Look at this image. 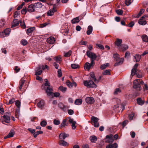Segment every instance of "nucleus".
<instances>
[{
  "label": "nucleus",
  "mask_w": 148,
  "mask_h": 148,
  "mask_svg": "<svg viewBox=\"0 0 148 148\" xmlns=\"http://www.w3.org/2000/svg\"><path fill=\"white\" fill-rule=\"evenodd\" d=\"M69 122L72 124L71 126L73 130H75L76 128V126L75 125L76 124V121H74L73 119H71L70 118H69Z\"/></svg>",
  "instance_id": "10"
},
{
  "label": "nucleus",
  "mask_w": 148,
  "mask_h": 148,
  "mask_svg": "<svg viewBox=\"0 0 148 148\" xmlns=\"http://www.w3.org/2000/svg\"><path fill=\"white\" fill-rule=\"evenodd\" d=\"M47 123L45 121L43 120L40 123V125L42 127H45L47 125Z\"/></svg>",
  "instance_id": "45"
},
{
  "label": "nucleus",
  "mask_w": 148,
  "mask_h": 148,
  "mask_svg": "<svg viewBox=\"0 0 148 148\" xmlns=\"http://www.w3.org/2000/svg\"><path fill=\"white\" fill-rule=\"evenodd\" d=\"M59 144L60 145H62L63 146H66L68 145V144L67 142L62 140H60L59 142Z\"/></svg>",
  "instance_id": "29"
},
{
  "label": "nucleus",
  "mask_w": 148,
  "mask_h": 148,
  "mask_svg": "<svg viewBox=\"0 0 148 148\" xmlns=\"http://www.w3.org/2000/svg\"><path fill=\"white\" fill-rule=\"evenodd\" d=\"M144 84L143 82L140 79H136L133 82V87L134 88H138L139 90H140L142 88L140 84Z\"/></svg>",
  "instance_id": "2"
},
{
  "label": "nucleus",
  "mask_w": 148,
  "mask_h": 148,
  "mask_svg": "<svg viewBox=\"0 0 148 148\" xmlns=\"http://www.w3.org/2000/svg\"><path fill=\"white\" fill-rule=\"evenodd\" d=\"M125 3L126 5L129 6L131 3V0H126Z\"/></svg>",
  "instance_id": "59"
},
{
  "label": "nucleus",
  "mask_w": 148,
  "mask_h": 148,
  "mask_svg": "<svg viewBox=\"0 0 148 148\" xmlns=\"http://www.w3.org/2000/svg\"><path fill=\"white\" fill-rule=\"evenodd\" d=\"M109 65V64L108 63L102 64L100 68L101 69H104L108 67Z\"/></svg>",
  "instance_id": "44"
},
{
  "label": "nucleus",
  "mask_w": 148,
  "mask_h": 148,
  "mask_svg": "<svg viewBox=\"0 0 148 148\" xmlns=\"http://www.w3.org/2000/svg\"><path fill=\"white\" fill-rule=\"evenodd\" d=\"M55 60L57 62L60 63L61 61V57L60 56H57L54 58Z\"/></svg>",
  "instance_id": "40"
},
{
  "label": "nucleus",
  "mask_w": 148,
  "mask_h": 148,
  "mask_svg": "<svg viewBox=\"0 0 148 148\" xmlns=\"http://www.w3.org/2000/svg\"><path fill=\"white\" fill-rule=\"evenodd\" d=\"M55 41V39L53 37H51L47 39V42L50 44H53Z\"/></svg>",
  "instance_id": "19"
},
{
  "label": "nucleus",
  "mask_w": 148,
  "mask_h": 148,
  "mask_svg": "<svg viewBox=\"0 0 148 148\" xmlns=\"http://www.w3.org/2000/svg\"><path fill=\"white\" fill-rule=\"evenodd\" d=\"M15 105L18 108L16 111L18 113H19L20 108L21 107V102L18 100L16 101H15Z\"/></svg>",
  "instance_id": "26"
},
{
  "label": "nucleus",
  "mask_w": 148,
  "mask_h": 148,
  "mask_svg": "<svg viewBox=\"0 0 148 148\" xmlns=\"http://www.w3.org/2000/svg\"><path fill=\"white\" fill-rule=\"evenodd\" d=\"M88 30L87 31L86 33L87 35H90L92 31V26L89 25L88 28Z\"/></svg>",
  "instance_id": "33"
},
{
  "label": "nucleus",
  "mask_w": 148,
  "mask_h": 148,
  "mask_svg": "<svg viewBox=\"0 0 148 148\" xmlns=\"http://www.w3.org/2000/svg\"><path fill=\"white\" fill-rule=\"evenodd\" d=\"M45 105V101L43 100H40L37 103L38 107L41 109H43Z\"/></svg>",
  "instance_id": "7"
},
{
  "label": "nucleus",
  "mask_w": 148,
  "mask_h": 148,
  "mask_svg": "<svg viewBox=\"0 0 148 148\" xmlns=\"http://www.w3.org/2000/svg\"><path fill=\"white\" fill-rule=\"evenodd\" d=\"M34 5L35 8H40L42 6V4L40 2L35 3Z\"/></svg>",
  "instance_id": "37"
},
{
  "label": "nucleus",
  "mask_w": 148,
  "mask_h": 148,
  "mask_svg": "<svg viewBox=\"0 0 148 148\" xmlns=\"http://www.w3.org/2000/svg\"><path fill=\"white\" fill-rule=\"evenodd\" d=\"M114 141L113 136L112 134H110L107 135L106 137L105 141L106 143L112 144Z\"/></svg>",
  "instance_id": "5"
},
{
  "label": "nucleus",
  "mask_w": 148,
  "mask_h": 148,
  "mask_svg": "<svg viewBox=\"0 0 148 148\" xmlns=\"http://www.w3.org/2000/svg\"><path fill=\"white\" fill-rule=\"evenodd\" d=\"M121 90L119 88H116L115 89L114 92V94L115 95L117 94L118 93L121 92Z\"/></svg>",
  "instance_id": "53"
},
{
  "label": "nucleus",
  "mask_w": 148,
  "mask_h": 148,
  "mask_svg": "<svg viewBox=\"0 0 148 148\" xmlns=\"http://www.w3.org/2000/svg\"><path fill=\"white\" fill-rule=\"evenodd\" d=\"M145 10L143 9H141L139 13L137 16V17L138 18L139 16L141 15L144 12Z\"/></svg>",
  "instance_id": "55"
},
{
  "label": "nucleus",
  "mask_w": 148,
  "mask_h": 148,
  "mask_svg": "<svg viewBox=\"0 0 148 148\" xmlns=\"http://www.w3.org/2000/svg\"><path fill=\"white\" fill-rule=\"evenodd\" d=\"M134 58L135 59V61L136 62H139L141 58V56L139 54H136L134 56Z\"/></svg>",
  "instance_id": "31"
},
{
  "label": "nucleus",
  "mask_w": 148,
  "mask_h": 148,
  "mask_svg": "<svg viewBox=\"0 0 148 148\" xmlns=\"http://www.w3.org/2000/svg\"><path fill=\"white\" fill-rule=\"evenodd\" d=\"M122 42V40L119 38H117L115 42V45L118 46L119 48V47L121 45Z\"/></svg>",
  "instance_id": "21"
},
{
  "label": "nucleus",
  "mask_w": 148,
  "mask_h": 148,
  "mask_svg": "<svg viewBox=\"0 0 148 148\" xmlns=\"http://www.w3.org/2000/svg\"><path fill=\"white\" fill-rule=\"evenodd\" d=\"M124 61L123 58H121L120 59L119 61L116 62V63H115L114 64V66H117L118 65H119L120 64H122Z\"/></svg>",
  "instance_id": "34"
},
{
  "label": "nucleus",
  "mask_w": 148,
  "mask_h": 148,
  "mask_svg": "<svg viewBox=\"0 0 148 148\" xmlns=\"http://www.w3.org/2000/svg\"><path fill=\"white\" fill-rule=\"evenodd\" d=\"M21 43L23 45H25L27 43V41L25 40H22L21 41Z\"/></svg>",
  "instance_id": "57"
},
{
  "label": "nucleus",
  "mask_w": 148,
  "mask_h": 148,
  "mask_svg": "<svg viewBox=\"0 0 148 148\" xmlns=\"http://www.w3.org/2000/svg\"><path fill=\"white\" fill-rule=\"evenodd\" d=\"M134 114L133 113H132L131 114H130L129 116L130 118V120H132L133 119L134 116Z\"/></svg>",
  "instance_id": "64"
},
{
  "label": "nucleus",
  "mask_w": 148,
  "mask_h": 148,
  "mask_svg": "<svg viewBox=\"0 0 148 148\" xmlns=\"http://www.w3.org/2000/svg\"><path fill=\"white\" fill-rule=\"evenodd\" d=\"M86 55L91 58V64H94V61L96 60L97 57L96 54L90 51H88L86 52Z\"/></svg>",
  "instance_id": "3"
},
{
  "label": "nucleus",
  "mask_w": 148,
  "mask_h": 148,
  "mask_svg": "<svg viewBox=\"0 0 148 148\" xmlns=\"http://www.w3.org/2000/svg\"><path fill=\"white\" fill-rule=\"evenodd\" d=\"M68 114L70 115H72L74 113L73 111L71 109L68 110Z\"/></svg>",
  "instance_id": "62"
},
{
  "label": "nucleus",
  "mask_w": 148,
  "mask_h": 148,
  "mask_svg": "<svg viewBox=\"0 0 148 148\" xmlns=\"http://www.w3.org/2000/svg\"><path fill=\"white\" fill-rule=\"evenodd\" d=\"M35 8L34 5H30L27 8V11L29 12H33L35 11Z\"/></svg>",
  "instance_id": "23"
},
{
  "label": "nucleus",
  "mask_w": 148,
  "mask_h": 148,
  "mask_svg": "<svg viewBox=\"0 0 148 148\" xmlns=\"http://www.w3.org/2000/svg\"><path fill=\"white\" fill-rule=\"evenodd\" d=\"M137 101L138 104L140 105H143L145 102L144 101H142L141 99L140 98L137 99Z\"/></svg>",
  "instance_id": "36"
},
{
  "label": "nucleus",
  "mask_w": 148,
  "mask_h": 148,
  "mask_svg": "<svg viewBox=\"0 0 148 148\" xmlns=\"http://www.w3.org/2000/svg\"><path fill=\"white\" fill-rule=\"evenodd\" d=\"M19 24V21L18 19H14L13 22L12 23L11 28H12L15 27L17 26Z\"/></svg>",
  "instance_id": "15"
},
{
  "label": "nucleus",
  "mask_w": 148,
  "mask_h": 148,
  "mask_svg": "<svg viewBox=\"0 0 148 148\" xmlns=\"http://www.w3.org/2000/svg\"><path fill=\"white\" fill-rule=\"evenodd\" d=\"M138 23L141 25H145L147 23V22L145 20L140 18L138 20Z\"/></svg>",
  "instance_id": "30"
},
{
  "label": "nucleus",
  "mask_w": 148,
  "mask_h": 148,
  "mask_svg": "<svg viewBox=\"0 0 148 148\" xmlns=\"http://www.w3.org/2000/svg\"><path fill=\"white\" fill-rule=\"evenodd\" d=\"M69 136V135L68 134L62 133L59 135V138L60 139H65L66 138L68 137Z\"/></svg>",
  "instance_id": "18"
},
{
  "label": "nucleus",
  "mask_w": 148,
  "mask_h": 148,
  "mask_svg": "<svg viewBox=\"0 0 148 148\" xmlns=\"http://www.w3.org/2000/svg\"><path fill=\"white\" fill-rule=\"evenodd\" d=\"M86 102L88 104H91L94 102V99L92 97H88L85 99Z\"/></svg>",
  "instance_id": "8"
},
{
  "label": "nucleus",
  "mask_w": 148,
  "mask_h": 148,
  "mask_svg": "<svg viewBox=\"0 0 148 148\" xmlns=\"http://www.w3.org/2000/svg\"><path fill=\"white\" fill-rule=\"evenodd\" d=\"M35 75H39L41 74L42 71L40 69L38 68V66L36 68L35 70Z\"/></svg>",
  "instance_id": "25"
},
{
  "label": "nucleus",
  "mask_w": 148,
  "mask_h": 148,
  "mask_svg": "<svg viewBox=\"0 0 148 148\" xmlns=\"http://www.w3.org/2000/svg\"><path fill=\"white\" fill-rule=\"evenodd\" d=\"M66 84L69 87H73V84H72V83L71 82L69 81L67 82Z\"/></svg>",
  "instance_id": "63"
},
{
  "label": "nucleus",
  "mask_w": 148,
  "mask_h": 148,
  "mask_svg": "<svg viewBox=\"0 0 148 148\" xmlns=\"http://www.w3.org/2000/svg\"><path fill=\"white\" fill-rule=\"evenodd\" d=\"M67 120V119H66L63 120L61 125L59 126L60 128H62L66 126H67L68 125V123L66 122Z\"/></svg>",
  "instance_id": "13"
},
{
  "label": "nucleus",
  "mask_w": 148,
  "mask_h": 148,
  "mask_svg": "<svg viewBox=\"0 0 148 148\" xmlns=\"http://www.w3.org/2000/svg\"><path fill=\"white\" fill-rule=\"evenodd\" d=\"M138 64L137 63L134 66V68L132 69L131 71V75L132 76L134 75L135 74H136V72H137V68L138 66Z\"/></svg>",
  "instance_id": "11"
},
{
  "label": "nucleus",
  "mask_w": 148,
  "mask_h": 148,
  "mask_svg": "<svg viewBox=\"0 0 148 148\" xmlns=\"http://www.w3.org/2000/svg\"><path fill=\"white\" fill-rule=\"evenodd\" d=\"M35 29V27H31L27 29L26 32L28 35L29 34L32 33Z\"/></svg>",
  "instance_id": "28"
},
{
  "label": "nucleus",
  "mask_w": 148,
  "mask_h": 148,
  "mask_svg": "<svg viewBox=\"0 0 148 148\" xmlns=\"http://www.w3.org/2000/svg\"><path fill=\"white\" fill-rule=\"evenodd\" d=\"M90 140L91 143H94L97 140V139L96 136L93 135L90 137Z\"/></svg>",
  "instance_id": "24"
},
{
  "label": "nucleus",
  "mask_w": 148,
  "mask_h": 148,
  "mask_svg": "<svg viewBox=\"0 0 148 148\" xmlns=\"http://www.w3.org/2000/svg\"><path fill=\"white\" fill-rule=\"evenodd\" d=\"M84 84L85 86L88 88H96L97 87L96 85L92 80L84 81Z\"/></svg>",
  "instance_id": "4"
},
{
  "label": "nucleus",
  "mask_w": 148,
  "mask_h": 148,
  "mask_svg": "<svg viewBox=\"0 0 148 148\" xmlns=\"http://www.w3.org/2000/svg\"><path fill=\"white\" fill-rule=\"evenodd\" d=\"M142 38L143 41L145 42H148V37L146 35H143L142 36Z\"/></svg>",
  "instance_id": "39"
},
{
  "label": "nucleus",
  "mask_w": 148,
  "mask_h": 148,
  "mask_svg": "<svg viewBox=\"0 0 148 148\" xmlns=\"http://www.w3.org/2000/svg\"><path fill=\"white\" fill-rule=\"evenodd\" d=\"M59 89L63 92H65L66 90V88L62 86H60L59 88Z\"/></svg>",
  "instance_id": "42"
},
{
  "label": "nucleus",
  "mask_w": 148,
  "mask_h": 148,
  "mask_svg": "<svg viewBox=\"0 0 148 148\" xmlns=\"http://www.w3.org/2000/svg\"><path fill=\"white\" fill-rule=\"evenodd\" d=\"M58 107L62 110L65 111L66 110V107L63 103H60L58 104Z\"/></svg>",
  "instance_id": "20"
},
{
  "label": "nucleus",
  "mask_w": 148,
  "mask_h": 148,
  "mask_svg": "<svg viewBox=\"0 0 148 148\" xmlns=\"http://www.w3.org/2000/svg\"><path fill=\"white\" fill-rule=\"evenodd\" d=\"M90 74L91 77L92 78V80H93L96 83H98L99 80L101 79V77H100L99 79L97 80L95 78L94 73L93 72L91 73Z\"/></svg>",
  "instance_id": "16"
},
{
  "label": "nucleus",
  "mask_w": 148,
  "mask_h": 148,
  "mask_svg": "<svg viewBox=\"0 0 148 148\" xmlns=\"http://www.w3.org/2000/svg\"><path fill=\"white\" fill-rule=\"evenodd\" d=\"M15 101V99L14 98H13L9 100L8 103V104H10L13 103Z\"/></svg>",
  "instance_id": "58"
},
{
  "label": "nucleus",
  "mask_w": 148,
  "mask_h": 148,
  "mask_svg": "<svg viewBox=\"0 0 148 148\" xmlns=\"http://www.w3.org/2000/svg\"><path fill=\"white\" fill-rule=\"evenodd\" d=\"M54 12L51 10L49 11L47 13L48 16H52L54 14Z\"/></svg>",
  "instance_id": "54"
},
{
  "label": "nucleus",
  "mask_w": 148,
  "mask_h": 148,
  "mask_svg": "<svg viewBox=\"0 0 148 148\" xmlns=\"http://www.w3.org/2000/svg\"><path fill=\"white\" fill-rule=\"evenodd\" d=\"M116 12L118 15H121L122 14L123 12L121 10L118 9L116 10Z\"/></svg>",
  "instance_id": "46"
},
{
  "label": "nucleus",
  "mask_w": 148,
  "mask_h": 148,
  "mask_svg": "<svg viewBox=\"0 0 148 148\" xmlns=\"http://www.w3.org/2000/svg\"><path fill=\"white\" fill-rule=\"evenodd\" d=\"M10 29L8 28L5 29L4 30V33L5 34L7 35L10 34Z\"/></svg>",
  "instance_id": "52"
},
{
  "label": "nucleus",
  "mask_w": 148,
  "mask_h": 148,
  "mask_svg": "<svg viewBox=\"0 0 148 148\" xmlns=\"http://www.w3.org/2000/svg\"><path fill=\"white\" fill-rule=\"evenodd\" d=\"M91 122L92 124L95 127H98L99 126V123L98 122L99 119L94 116L92 117L91 119Z\"/></svg>",
  "instance_id": "6"
},
{
  "label": "nucleus",
  "mask_w": 148,
  "mask_h": 148,
  "mask_svg": "<svg viewBox=\"0 0 148 148\" xmlns=\"http://www.w3.org/2000/svg\"><path fill=\"white\" fill-rule=\"evenodd\" d=\"M114 58H115L116 61L118 60L119 57V55L118 54H115L113 55Z\"/></svg>",
  "instance_id": "60"
},
{
  "label": "nucleus",
  "mask_w": 148,
  "mask_h": 148,
  "mask_svg": "<svg viewBox=\"0 0 148 148\" xmlns=\"http://www.w3.org/2000/svg\"><path fill=\"white\" fill-rule=\"evenodd\" d=\"M72 51H69L67 53H66L64 52V56L65 57H69L71 55Z\"/></svg>",
  "instance_id": "43"
},
{
  "label": "nucleus",
  "mask_w": 148,
  "mask_h": 148,
  "mask_svg": "<svg viewBox=\"0 0 148 148\" xmlns=\"http://www.w3.org/2000/svg\"><path fill=\"white\" fill-rule=\"evenodd\" d=\"M110 70H106L103 73V75H110Z\"/></svg>",
  "instance_id": "50"
},
{
  "label": "nucleus",
  "mask_w": 148,
  "mask_h": 148,
  "mask_svg": "<svg viewBox=\"0 0 148 148\" xmlns=\"http://www.w3.org/2000/svg\"><path fill=\"white\" fill-rule=\"evenodd\" d=\"M10 112H6L5 115L1 118V121L4 124V122L9 123L10 121Z\"/></svg>",
  "instance_id": "1"
},
{
  "label": "nucleus",
  "mask_w": 148,
  "mask_h": 148,
  "mask_svg": "<svg viewBox=\"0 0 148 148\" xmlns=\"http://www.w3.org/2000/svg\"><path fill=\"white\" fill-rule=\"evenodd\" d=\"M43 133V132L42 131H39L35 132L34 134V138H36L37 136L40 134H42Z\"/></svg>",
  "instance_id": "41"
},
{
  "label": "nucleus",
  "mask_w": 148,
  "mask_h": 148,
  "mask_svg": "<svg viewBox=\"0 0 148 148\" xmlns=\"http://www.w3.org/2000/svg\"><path fill=\"white\" fill-rule=\"evenodd\" d=\"M5 23V20L4 19H2L0 21V26L2 27L4 26Z\"/></svg>",
  "instance_id": "51"
},
{
  "label": "nucleus",
  "mask_w": 148,
  "mask_h": 148,
  "mask_svg": "<svg viewBox=\"0 0 148 148\" xmlns=\"http://www.w3.org/2000/svg\"><path fill=\"white\" fill-rule=\"evenodd\" d=\"M79 18L78 17L74 18L71 20V22L72 23H76L79 22Z\"/></svg>",
  "instance_id": "35"
},
{
  "label": "nucleus",
  "mask_w": 148,
  "mask_h": 148,
  "mask_svg": "<svg viewBox=\"0 0 148 148\" xmlns=\"http://www.w3.org/2000/svg\"><path fill=\"white\" fill-rule=\"evenodd\" d=\"M38 66V68L40 69L41 70H44L46 69H48V66L47 65H45V66L43 65H40Z\"/></svg>",
  "instance_id": "38"
},
{
  "label": "nucleus",
  "mask_w": 148,
  "mask_h": 148,
  "mask_svg": "<svg viewBox=\"0 0 148 148\" xmlns=\"http://www.w3.org/2000/svg\"><path fill=\"white\" fill-rule=\"evenodd\" d=\"M25 80L22 79L20 81L19 83V89L18 90V92L19 93V92L22 91L21 90L22 89V87H23V85L24 84Z\"/></svg>",
  "instance_id": "14"
},
{
  "label": "nucleus",
  "mask_w": 148,
  "mask_h": 148,
  "mask_svg": "<svg viewBox=\"0 0 148 148\" xmlns=\"http://www.w3.org/2000/svg\"><path fill=\"white\" fill-rule=\"evenodd\" d=\"M53 123L54 124L56 125H59L60 123V121L59 120H57L56 119H55L54 120Z\"/></svg>",
  "instance_id": "47"
},
{
  "label": "nucleus",
  "mask_w": 148,
  "mask_h": 148,
  "mask_svg": "<svg viewBox=\"0 0 148 148\" xmlns=\"http://www.w3.org/2000/svg\"><path fill=\"white\" fill-rule=\"evenodd\" d=\"M128 48V46L126 45H121L119 47V49L121 51H124Z\"/></svg>",
  "instance_id": "9"
},
{
  "label": "nucleus",
  "mask_w": 148,
  "mask_h": 148,
  "mask_svg": "<svg viewBox=\"0 0 148 148\" xmlns=\"http://www.w3.org/2000/svg\"><path fill=\"white\" fill-rule=\"evenodd\" d=\"M19 23H20V25L22 28H25L26 25L24 21L23 23L20 20L19 21Z\"/></svg>",
  "instance_id": "48"
},
{
  "label": "nucleus",
  "mask_w": 148,
  "mask_h": 148,
  "mask_svg": "<svg viewBox=\"0 0 148 148\" xmlns=\"http://www.w3.org/2000/svg\"><path fill=\"white\" fill-rule=\"evenodd\" d=\"M79 65L78 64H71V67L73 69H76L79 67Z\"/></svg>",
  "instance_id": "56"
},
{
  "label": "nucleus",
  "mask_w": 148,
  "mask_h": 148,
  "mask_svg": "<svg viewBox=\"0 0 148 148\" xmlns=\"http://www.w3.org/2000/svg\"><path fill=\"white\" fill-rule=\"evenodd\" d=\"M45 90L47 95L48 96H50L52 95L53 89L52 88L49 87H47Z\"/></svg>",
  "instance_id": "12"
},
{
  "label": "nucleus",
  "mask_w": 148,
  "mask_h": 148,
  "mask_svg": "<svg viewBox=\"0 0 148 148\" xmlns=\"http://www.w3.org/2000/svg\"><path fill=\"white\" fill-rule=\"evenodd\" d=\"M94 64H91V62L90 63L88 62H86L84 66V69H87L88 71L89 70L90 68V67L92 66H93Z\"/></svg>",
  "instance_id": "22"
},
{
  "label": "nucleus",
  "mask_w": 148,
  "mask_h": 148,
  "mask_svg": "<svg viewBox=\"0 0 148 148\" xmlns=\"http://www.w3.org/2000/svg\"><path fill=\"white\" fill-rule=\"evenodd\" d=\"M25 2H23L22 4L18 6V8H17V10H20L23 7V6L25 5Z\"/></svg>",
  "instance_id": "61"
},
{
  "label": "nucleus",
  "mask_w": 148,
  "mask_h": 148,
  "mask_svg": "<svg viewBox=\"0 0 148 148\" xmlns=\"http://www.w3.org/2000/svg\"><path fill=\"white\" fill-rule=\"evenodd\" d=\"M14 134V132L13 130H11L7 136L4 137L5 139L13 137Z\"/></svg>",
  "instance_id": "27"
},
{
  "label": "nucleus",
  "mask_w": 148,
  "mask_h": 148,
  "mask_svg": "<svg viewBox=\"0 0 148 148\" xmlns=\"http://www.w3.org/2000/svg\"><path fill=\"white\" fill-rule=\"evenodd\" d=\"M118 147L117 144L115 143L113 144H110L106 145V148H117Z\"/></svg>",
  "instance_id": "17"
},
{
  "label": "nucleus",
  "mask_w": 148,
  "mask_h": 148,
  "mask_svg": "<svg viewBox=\"0 0 148 148\" xmlns=\"http://www.w3.org/2000/svg\"><path fill=\"white\" fill-rule=\"evenodd\" d=\"M45 86H47L49 87L50 86V84L48 82V80L47 79H45Z\"/></svg>",
  "instance_id": "49"
},
{
  "label": "nucleus",
  "mask_w": 148,
  "mask_h": 148,
  "mask_svg": "<svg viewBox=\"0 0 148 148\" xmlns=\"http://www.w3.org/2000/svg\"><path fill=\"white\" fill-rule=\"evenodd\" d=\"M82 99H77L75 100L74 103L75 105H79L82 104Z\"/></svg>",
  "instance_id": "32"
}]
</instances>
